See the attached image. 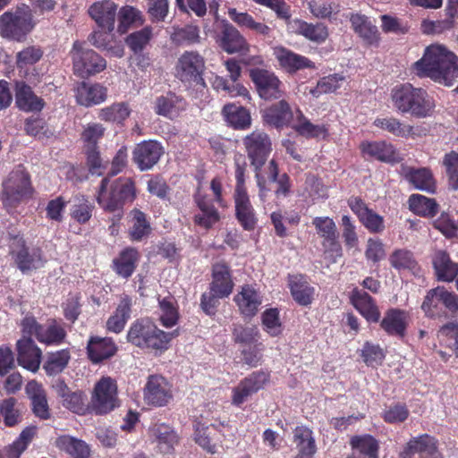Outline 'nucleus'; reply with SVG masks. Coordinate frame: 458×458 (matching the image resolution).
Segmentation results:
<instances>
[{
    "instance_id": "obj_1",
    "label": "nucleus",
    "mask_w": 458,
    "mask_h": 458,
    "mask_svg": "<svg viewBox=\"0 0 458 458\" xmlns=\"http://www.w3.org/2000/svg\"><path fill=\"white\" fill-rule=\"evenodd\" d=\"M104 177L96 191L95 199L99 208L112 214V225H119L124 214V207L137 199L136 181L132 177L120 176L112 180Z\"/></svg>"
},
{
    "instance_id": "obj_45",
    "label": "nucleus",
    "mask_w": 458,
    "mask_h": 458,
    "mask_svg": "<svg viewBox=\"0 0 458 458\" xmlns=\"http://www.w3.org/2000/svg\"><path fill=\"white\" fill-rule=\"evenodd\" d=\"M223 114L228 124L235 130H247L251 125V117L248 109L234 104L225 105Z\"/></svg>"
},
{
    "instance_id": "obj_7",
    "label": "nucleus",
    "mask_w": 458,
    "mask_h": 458,
    "mask_svg": "<svg viewBox=\"0 0 458 458\" xmlns=\"http://www.w3.org/2000/svg\"><path fill=\"white\" fill-rule=\"evenodd\" d=\"M34 27L32 12L26 4L4 12L0 16V36L9 40H24Z\"/></svg>"
},
{
    "instance_id": "obj_29",
    "label": "nucleus",
    "mask_w": 458,
    "mask_h": 458,
    "mask_svg": "<svg viewBox=\"0 0 458 458\" xmlns=\"http://www.w3.org/2000/svg\"><path fill=\"white\" fill-rule=\"evenodd\" d=\"M293 119V114L289 103L281 99L267 107L263 114L265 123L276 129H283L291 126Z\"/></svg>"
},
{
    "instance_id": "obj_2",
    "label": "nucleus",
    "mask_w": 458,
    "mask_h": 458,
    "mask_svg": "<svg viewBox=\"0 0 458 458\" xmlns=\"http://www.w3.org/2000/svg\"><path fill=\"white\" fill-rule=\"evenodd\" d=\"M411 72L420 78L451 86L458 78V56L444 46L430 45L412 64Z\"/></svg>"
},
{
    "instance_id": "obj_37",
    "label": "nucleus",
    "mask_w": 458,
    "mask_h": 458,
    "mask_svg": "<svg viewBox=\"0 0 458 458\" xmlns=\"http://www.w3.org/2000/svg\"><path fill=\"white\" fill-rule=\"evenodd\" d=\"M106 97V88L98 83L88 84L82 81L75 89L76 102L86 107L101 104Z\"/></svg>"
},
{
    "instance_id": "obj_19",
    "label": "nucleus",
    "mask_w": 458,
    "mask_h": 458,
    "mask_svg": "<svg viewBox=\"0 0 458 458\" xmlns=\"http://www.w3.org/2000/svg\"><path fill=\"white\" fill-rule=\"evenodd\" d=\"M144 401L155 407L165 406L173 398L168 381L160 375H150L143 389Z\"/></svg>"
},
{
    "instance_id": "obj_61",
    "label": "nucleus",
    "mask_w": 458,
    "mask_h": 458,
    "mask_svg": "<svg viewBox=\"0 0 458 458\" xmlns=\"http://www.w3.org/2000/svg\"><path fill=\"white\" fill-rule=\"evenodd\" d=\"M360 356L367 366L376 368L383 363L386 354L379 344L366 341L360 351Z\"/></svg>"
},
{
    "instance_id": "obj_44",
    "label": "nucleus",
    "mask_w": 458,
    "mask_h": 458,
    "mask_svg": "<svg viewBox=\"0 0 458 458\" xmlns=\"http://www.w3.org/2000/svg\"><path fill=\"white\" fill-rule=\"evenodd\" d=\"M27 394H29L32 411L35 416L41 420H47L50 418V411L47 400L45 390L40 385L36 382H30L26 387Z\"/></svg>"
},
{
    "instance_id": "obj_16",
    "label": "nucleus",
    "mask_w": 458,
    "mask_h": 458,
    "mask_svg": "<svg viewBox=\"0 0 458 458\" xmlns=\"http://www.w3.org/2000/svg\"><path fill=\"white\" fill-rule=\"evenodd\" d=\"M399 458H443L438 440L428 434L411 437L399 454Z\"/></svg>"
},
{
    "instance_id": "obj_38",
    "label": "nucleus",
    "mask_w": 458,
    "mask_h": 458,
    "mask_svg": "<svg viewBox=\"0 0 458 458\" xmlns=\"http://www.w3.org/2000/svg\"><path fill=\"white\" fill-rule=\"evenodd\" d=\"M132 300L128 294H123L113 315H111L106 323V329L108 332L120 334L125 327L126 323L131 318Z\"/></svg>"
},
{
    "instance_id": "obj_4",
    "label": "nucleus",
    "mask_w": 458,
    "mask_h": 458,
    "mask_svg": "<svg viewBox=\"0 0 458 458\" xmlns=\"http://www.w3.org/2000/svg\"><path fill=\"white\" fill-rule=\"evenodd\" d=\"M242 145L255 173L259 196L261 200H265L269 189L262 174V168L273 149L271 138L264 131L255 130L242 138Z\"/></svg>"
},
{
    "instance_id": "obj_33",
    "label": "nucleus",
    "mask_w": 458,
    "mask_h": 458,
    "mask_svg": "<svg viewBox=\"0 0 458 458\" xmlns=\"http://www.w3.org/2000/svg\"><path fill=\"white\" fill-rule=\"evenodd\" d=\"M150 437L157 443L160 453L164 454H173L174 446L179 442L176 432L165 423H156L148 429Z\"/></svg>"
},
{
    "instance_id": "obj_21",
    "label": "nucleus",
    "mask_w": 458,
    "mask_h": 458,
    "mask_svg": "<svg viewBox=\"0 0 458 458\" xmlns=\"http://www.w3.org/2000/svg\"><path fill=\"white\" fill-rule=\"evenodd\" d=\"M32 335H23L16 343L18 364L31 372H37L42 360V351L31 338Z\"/></svg>"
},
{
    "instance_id": "obj_36",
    "label": "nucleus",
    "mask_w": 458,
    "mask_h": 458,
    "mask_svg": "<svg viewBox=\"0 0 458 458\" xmlns=\"http://www.w3.org/2000/svg\"><path fill=\"white\" fill-rule=\"evenodd\" d=\"M403 177L417 190L428 193H434L437 190L436 179L432 171L428 167L407 166L403 169Z\"/></svg>"
},
{
    "instance_id": "obj_34",
    "label": "nucleus",
    "mask_w": 458,
    "mask_h": 458,
    "mask_svg": "<svg viewBox=\"0 0 458 458\" xmlns=\"http://www.w3.org/2000/svg\"><path fill=\"white\" fill-rule=\"evenodd\" d=\"M56 393L62 399V404L74 413L84 415L90 405L86 403V395L81 391L72 392L64 381H59L55 386Z\"/></svg>"
},
{
    "instance_id": "obj_62",
    "label": "nucleus",
    "mask_w": 458,
    "mask_h": 458,
    "mask_svg": "<svg viewBox=\"0 0 458 458\" xmlns=\"http://www.w3.org/2000/svg\"><path fill=\"white\" fill-rule=\"evenodd\" d=\"M442 164L445 169L449 188L458 191V152L452 150L445 154Z\"/></svg>"
},
{
    "instance_id": "obj_41",
    "label": "nucleus",
    "mask_w": 458,
    "mask_h": 458,
    "mask_svg": "<svg viewBox=\"0 0 458 458\" xmlns=\"http://www.w3.org/2000/svg\"><path fill=\"white\" fill-rule=\"evenodd\" d=\"M128 237L131 242H141L151 234L152 227L147 215L134 208L130 211Z\"/></svg>"
},
{
    "instance_id": "obj_26",
    "label": "nucleus",
    "mask_w": 458,
    "mask_h": 458,
    "mask_svg": "<svg viewBox=\"0 0 458 458\" xmlns=\"http://www.w3.org/2000/svg\"><path fill=\"white\" fill-rule=\"evenodd\" d=\"M351 303L369 323H378L381 313L375 300L365 291L354 288L350 296Z\"/></svg>"
},
{
    "instance_id": "obj_35",
    "label": "nucleus",
    "mask_w": 458,
    "mask_h": 458,
    "mask_svg": "<svg viewBox=\"0 0 458 458\" xmlns=\"http://www.w3.org/2000/svg\"><path fill=\"white\" fill-rule=\"evenodd\" d=\"M117 346L111 337L91 336L87 344L89 359L95 364L115 355Z\"/></svg>"
},
{
    "instance_id": "obj_8",
    "label": "nucleus",
    "mask_w": 458,
    "mask_h": 458,
    "mask_svg": "<svg viewBox=\"0 0 458 458\" xmlns=\"http://www.w3.org/2000/svg\"><path fill=\"white\" fill-rule=\"evenodd\" d=\"M21 328L23 335H34L47 346L60 345L67 336L64 325L55 318H50L43 325L33 316H25L21 321Z\"/></svg>"
},
{
    "instance_id": "obj_32",
    "label": "nucleus",
    "mask_w": 458,
    "mask_h": 458,
    "mask_svg": "<svg viewBox=\"0 0 458 458\" xmlns=\"http://www.w3.org/2000/svg\"><path fill=\"white\" fill-rule=\"evenodd\" d=\"M293 443L298 451L294 458H313L317 453L314 433L308 426L295 427L293 430Z\"/></svg>"
},
{
    "instance_id": "obj_51",
    "label": "nucleus",
    "mask_w": 458,
    "mask_h": 458,
    "mask_svg": "<svg viewBox=\"0 0 458 458\" xmlns=\"http://www.w3.org/2000/svg\"><path fill=\"white\" fill-rule=\"evenodd\" d=\"M350 21L355 33L369 44L378 40L377 28L371 23L367 16L359 13L352 14Z\"/></svg>"
},
{
    "instance_id": "obj_43",
    "label": "nucleus",
    "mask_w": 458,
    "mask_h": 458,
    "mask_svg": "<svg viewBox=\"0 0 458 458\" xmlns=\"http://www.w3.org/2000/svg\"><path fill=\"white\" fill-rule=\"evenodd\" d=\"M291 127L299 135L307 139L319 137L326 139L328 136V129L326 124L312 123L300 109L296 111V117Z\"/></svg>"
},
{
    "instance_id": "obj_27",
    "label": "nucleus",
    "mask_w": 458,
    "mask_h": 458,
    "mask_svg": "<svg viewBox=\"0 0 458 458\" xmlns=\"http://www.w3.org/2000/svg\"><path fill=\"white\" fill-rule=\"evenodd\" d=\"M233 197L238 223L246 231L254 230L258 218L248 192L233 193Z\"/></svg>"
},
{
    "instance_id": "obj_49",
    "label": "nucleus",
    "mask_w": 458,
    "mask_h": 458,
    "mask_svg": "<svg viewBox=\"0 0 458 458\" xmlns=\"http://www.w3.org/2000/svg\"><path fill=\"white\" fill-rule=\"evenodd\" d=\"M184 104V99L182 97L168 91L165 95H161L156 98L155 112L159 115L171 117L174 113L183 109Z\"/></svg>"
},
{
    "instance_id": "obj_17",
    "label": "nucleus",
    "mask_w": 458,
    "mask_h": 458,
    "mask_svg": "<svg viewBox=\"0 0 458 458\" xmlns=\"http://www.w3.org/2000/svg\"><path fill=\"white\" fill-rule=\"evenodd\" d=\"M165 153L162 144L154 140H143L135 145L132 150V162L141 171L151 170Z\"/></svg>"
},
{
    "instance_id": "obj_60",
    "label": "nucleus",
    "mask_w": 458,
    "mask_h": 458,
    "mask_svg": "<svg viewBox=\"0 0 458 458\" xmlns=\"http://www.w3.org/2000/svg\"><path fill=\"white\" fill-rule=\"evenodd\" d=\"M94 205L85 196L77 199V202L71 208V217L80 225L87 224L92 217Z\"/></svg>"
},
{
    "instance_id": "obj_64",
    "label": "nucleus",
    "mask_w": 458,
    "mask_h": 458,
    "mask_svg": "<svg viewBox=\"0 0 458 458\" xmlns=\"http://www.w3.org/2000/svg\"><path fill=\"white\" fill-rule=\"evenodd\" d=\"M233 340L236 344H252L259 341L260 336L259 329L252 327L234 325L232 332Z\"/></svg>"
},
{
    "instance_id": "obj_15",
    "label": "nucleus",
    "mask_w": 458,
    "mask_h": 458,
    "mask_svg": "<svg viewBox=\"0 0 458 458\" xmlns=\"http://www.w3.org/2000/svg\"><path fill=\"white\" fill-rule=\"evenodd\" d=\"M269 379L270 374L267 371L257 370L252 372L232 389V404L241 407L250 397L261 390Z\"/></svg>"
},
{
    "instance_id": "obj_48",
    "label": "nucleus",
    "mask_w": 458,
    "mask_h": 458,
    "mask_svg": "<svg viewBox=\"0 0 458 458\" xmlns=\"http://www.w3.org/2000/svg\"><path fill=\"white\" fill-rule=\"evenodd\" d=\"M295 23L297 25L296 33L311 42L322 44L329 36L327 26L322 22L313 24L302 20H296Z\"/></svg>"
},
{
    "instance_id": "obj_18",
    "label": "nucleus",
    "mask_w": 458,
    "mask_h": 458,
    "mask_svg": "<svg viewBox=\"0 0 458 458\" xmlns=\"http://www.w3.org/2000/svg\"><path fill=\"white\" fill-rule=\"evenodd\" d=\"M193 200L199 210L193 217L194 224L207 230L212 228L220 220L219 211L215 207L216 200L200 188L193 194Z\"/></svg>"
},
{
    "instance_id": "obj_20",
    "label": "nucleus",
    "mask_w": 458,
    "mask_h": 458,
    "mask_svg": "<svg viewBox=\"0 0 458 458\" xmlns=\"http://www.w3.org/2000/svg\"><path fill=\"white\" fill-rule=\"evenodd\" d=\"M359 149L364 158L387 164H395L402 160L394 146L386 140H363L360 142Z\"/></svg>"
},
{
    "instance_id": "obj_52",
    "label": "nucleus",
    "mask_w": 458,
    "mask_h": 458,
    "mask_svg": "<svg viewBox=\"0 0 458 458\" xmlns=\"http://www.w3.org/2000/svg\"><path fill=\"white\" fill-rule=\"evenodd\" d=\"M408 203L410 210L420 216L433 217L438 213L437 201L420 194H411Z\"/></svg>"
},
{
    "instance_id": "obj_57",
    "label": "nucleus",
    "mask_w": 458,
    "mask_h": 458,
    "mask_svg": "<svg viewBox=\"0 0 458 458\" xmlns=\"http://www.w3.org/2000/svg\"><path fill=\"white\" fill-rule=\"evenodd\" d=\"M37 434V428L34 426L26 427L12 445L6 449L7 458H20L27 449Z\"/></svg>"
},
{
    "instance_id": "obj_54",
    "label": "nucleus",
    "mask_w": 458,
    "mask_h": 458,
    "mask_svg": "<svg viewBox=\"0 0 458 458\" xmlns=\"http://www.w3.org/2000/svg\"><path fill=\"white\" fill-rule=\"evenodd\" d=\"M421 310L427 317L431 318L446 316L439 286L428 292L421 304Z\"/></svg>"
},
{
    "instance_id": "obj_59",
    "label": "nucleus",
    "mask_w": 458,
    "mask_h": 458,
    "mask_svg": "<svg viewBox=\"0 0 458 458\" xmlns=\"http://www.w3.org/2000/svg\"><path fill=\"white\" fill-rule=\"evenodd\" d=\"M263 330L272 337L280 335L283 332V324L280 320V311L277 308H269L261 314Z\"/></svg>"
},
{
    "instance_id": "obj_56",
    "label": "nucleus",
    "mask_w": 458,
    "mask_h": 458,
    "mask_svg": "<svg viewBox=\"0 0 458 458\" xmlns=\"http://www.w3.org/2000/svg\"><path fill=\"white\" fill-rule=\"evenodd\" d=\"M374 125L389 133L401 138H408L413 134V127L409 124H404L395 117L377 118L374 121Z\"/></svg>"
},
{
    "instance_id": "obj_47",
    "label": "nucleus",
    "mask_w": 458,
    "mask_h": 458,
    "mask_svg": "<svg viewBox=\"0 0 458 458\" xmlns=\"http://www.w3.org/2000/svg\"><path fill=\"white\" fill-rule=\"evenodd\" d=\"M55 446L72 458H89L90 449L82 440L64 435L55 440Z\"/></svg>"
},
{
    "instance_id": "obj_24",
    "label": "nucleus",
    "mask_w": 458,
    "mask_h": 458,
    "mask_svg": "<svg viewBox=\"0 0 458 458\" xmlns=\"http://www.w3.org/2000/svg\"><path fill=\"white\" fill-rule=\"evenodd\" d=\"M140 260V253L135 247L123 249L113 261V271L123 279H129L136 271Z\"/></svg>"
},
{
    "instance_id": "obj_23",
    "label": "nucleus",
    "mask_w": 458,
    "mask_h": 458,
    "mask_svg": "<svg viewBox=\"0 0 458 458\" xmlns=\"http://www.w3.org/2000/svg\"><path fill=\"white\" fill-rule=\"evenodd\" d=\"M233 301L238 307L240 314L245 318H252L259 312L262 304L260 293L251 284H243Z\"/></svg>"
},
{
    "instance_id": "obj_6",
    "label": "nucleus",
    "mask_w": 458,
    "mask_h": 458,
    "mask_svg": "<svg viewBox=\"0 0 458 458\" xmlns=\"http://www.w3.org/2000/svg\"><path fill=\"white\" fill-rule=\"evenodd\" d=\"M35 190L26 167L16 165L2 182L0 201L7 213H13L23 201L30 199Z\"/></svg>"
},
{
    "instance_id": "obj_25",
    "label": "nucleus",
    "mask_w": 458,
    "mask_h": 458,
    "mask_svg": "<svg viewBox=\"0 0 458 458\" xmlns=\"http://www.w3.org/2000/svg\"><path fill=\"white\" fill-rule=\"evenodd\" d=\"M212 281L209 290L221 298L228 297L234 286L230 267L224 261L212 265Z\"/></svg>"
},
{
    "instance_id": "obj_63",
    "label": "nucleus",
    "mask_w": 458,
    "mask_h": 458,
    "mask_svg": "<svg viewBox=\"0 0 458 458\" xmlns=\"http://www.w3.org/2000/svg\"><path fill=\"white\" fill-rule=\"evenodd\" d=\"M152 38V29L144 27L143 29L129 34L125 38V43L134 53H140L149 43Z\"/></svg>"
},
{
    "instance_id": "obj_53",
    "label": "nucleus",
    "mask_w": 458,
    "mask_h": 458,
    "mask_svg": "<svg viewBox=\"0 0 458 458\" xmlns=\"http://www.w3.org/2000/svg\"><path fill=\"white\" fill-rule=\"evenodd\" d=\"M70 360L71 353L69 349L49 352L43 364V369L47 376H55L66 369Z\"/></svg>"
},
{
    "instance_id": "obj_14",
    "label": "nucleus",
    "mask_w": 458,
    "mask_h": 458,
    "mask_svg": "<svg viewBox=\"0 0 458 458\" xmlns=\"http://www.w3.org/2000/svg\"><path fill=\"white\" fill-rule=\"evenodd\" d=\"M214 33L216 42L227 54L246 53L250 49L246 38L225 19L217 21Z\"/></svg>"
},
{
    "instance_id": "obj_39",
    "label": "nucleus",
    "mask_w": 458,
    "mask_h": 458,
    "mask_svg": "<svg viewBox=\"0 0 458 458\" xmlns=\"http://www.w3.org/2000/svg\"><path fill=\"white\" fill-rule=\"evenodd\" d=\"M432 265L438 281L453 282L458 276V263L454 262L445 250H440L435 252Z\"/></svg>"
},
{
    "instance_id": "obj_22",
    "label": "nucleus",
    "mask_w": 458,
    "mask_h": 458,
    "mask_svg": "<svg viewBox=\"0 0 458 458\" xmlns=\"http://www.w3.org/2000/svg\"><path fill=\"white\" fill-rule=\"evenodd\" d=\"M273 55L280 68L288 74H295L304 69H316L314 62L310 58L297 54L285 47L278 46L274 47Z\"/></svg>"
},
{
    "instance_id": "obj_46",
    "label": "nucleus",
    "mask_w": 458,
    "mask_h": 458,
    "mask_svg": "<svg viewBox=\"0 0 458 458\" xmlns=\"http://www.w3.org/2000/svg\"><path fill=\"white\" fill-rule=\"evenodd\" d=\"M289 289L293 300L301 306H309L314 300L315 288L302 276H293L289 281Z\"/></svg>"
},
{
    "instance_id": "obj_28",
    "label": "nucleus",
    "mask_w": 458,
    "mask_h": 458,
    "mask_svg": "<svg viewBox=\"0 0 458 458\" xmlns=\"http://www.w3.org/2000/svg\"><path fill=\"white\" fill-rule=\"evenodd\" d=\"M407 318L408 313L405 310L391 308L379 321L380 327L390 336L403 338L408 327Z\"/></svg>"
},
{
    "instance_id": "obj_58",
    "label": "nucleus",
    "mask_w": 458,
    "mask_h": 458,
    "mask_svg": "<svg viewBox=\"0 0 458 458\" xmlns=\"http://www.w3.org/2000/svg\"><path fill=\"white\" fill-rule=\"evenodd\" d=\"M390 265L396 270L415 271L419 268L418 262L413 253L406 249H398L389 257Z\"/></svg>"
},
{
    "instance_id": "obj_9",
    "label": "nucleus",
    "mask_w": 458,
    "mask_h": 458,
    "mask_svg": "<svg viewBox=\"0 0 458 458\" xmlns=\"http://www.w3.org/2000/svg\"><path fill=\"white\" fill-rule=\"evenodd\" d=\"M75 75L82 79L94 76L106 68V61L96 51L83 47V43L75 41L70 51Z\"/></svg>"
},
{
    "instance_id": "obj_3",
    "label": "nucleus",
    "mask_w": 458,
    "mask_h": 458,
    "mask_svg": "<svg viewBox=\"0 0 458 458\" xmlns=\"http://www.w3.org/2000/svg\"><path fill=\"white\" fill-rule=\"evenodd\" d=\"M177 335V330L165 332L148 318H140L131 324L126 340L143 351L161 354L169 348L170 342Z\"/></svg>"
},
{
    "instance_id": "obj_31",
    "label": "nucleus",
    "mask_w": 458,
    "mask_h": 458,
    "mask_svg": "<svg viewBox=\"0 0 458 458\" xmlns=\"http://www.w3.org/2000/svg\"><path fill=\"white\" fill-rule=\"evenodd\" d=\"M15 103L24 112H40L45 106L44 99L38 97L31 87L22 81H15Z\"/></svg>"
},
{
    "instance_id": "obj_12",
    "label": "nucleus",
    "mask_w": 458,
    "mask_h": 458,
    "mask_svg": "<svg viewBox=\"0 0 458 458\" xmlns=\"http://www.w3.org/2000/svg\"><path fill=\"white\" fill-rule=\"evenodd\" d=\"M118 406L116 380L111 377H102L94 386L90 400V410L97 415H103Z\"/></svg>"
},
{
    "instance_id": "obj_42",
    "label": "nucleus",
    "mask_w": 458,
    "mask_h": 458,
    "mask_svg": "<svg viewBox=\"0 0 458 458\" xmlns=\"http://www.w3.org/2000/svg\"><path fill=\"white\" fill-rule=\"evenodd\" d=\"M194 440L200 447L209 454L216 452L218 428L214 425H206L201 421L196 420L194 425Z\"/></svg>"
},
{
    "instance_id": "obj_13",
    "label": "nucleus",
    "mask_w": 458,
    "mask_h": 458,
    "mask_svg": "<svg viewBox=\"0 0 458 458\" xmlns=\"http://www.w3.org/2000/svg\"><path fill=\"white\" fill-rule=\"evenodd\" d=\"M250 78L259 98L266 101L280 99L285 94L283 81L273 71L252 68L250 70Z\"/></svg>"
},
{
    "instance_id": "obj_50",
    "label": "nucleus",
    "mask_w": 458,
    "mask_h": 458,
    "mask_svg": "<svg viewBox=\"0 0 458 458\" xmlns=\"http://www.w3.org/2000/svg\"><path fill=\"white\" fill-rule=\"evenodd\" d=\"M131 109L127 102H115L98 110V116L101 121L123 124L130 116Z\"/></svg>"
},
{
    "instance_id": "obj_5",
    "label": "nucleus",
    "mask_w": 458,
    "mask_h": 458,
    "mask_svg": "<svg viewBox=\"0 0 458 458\" xmlns=\"http://www.w3.org/2000/svg\"><path fill=\"white\" fill-rule=\"evenodd\" d=\"M394 106L403 114H410L416 118L430 116L435 108L434 99L422 88L411 83L394 86L391 91Z\"/></svg>"
},
{
    "instance_id": "obj_10",
    "label": "nucleus",
    "mask_w": 458,
    "mask_h": 458,
    "mask_svg": "<svg viewBox=\"0 0 458 458\" xmlns=\"http://www.w3.org/2000/svg\"><path fill=\"white\" fill-rule=\"evenodd\" d=\"M9 255L23 274L39 268L45 262L41 249L34 248L30 251L26 240L20 233L10 234Z\"/></svg>"
},
{
    "instance_id": "obj_11",
    "label": "nucleus",
    "mask_w": 458,
    "mask_h": 458,
    "mask_svg": "<svg viewBox=\"0 0 458 458\" xmlns=\"http://www.w3.org/2000/svg\"><path fill=\"white\" fill-rule=\"evenodd\" d=\"M175 77L189 86H205V59L197 51H185L177 60Z\"/></svg>"
},
{
    "instance_id": "obj_30",
    "label": "nucleus",
    "mask_w": 458,
    "mask_h": 458,
    "mask_svg": "<svg viewBox=\"0 0 458 458\" xmlns=\"http://www.w3.org/2000/svg\"><path fill=\"white\" fill-rule=\"evenodd\" d=\"M117 5L111 0H102L89 8V16L102 29L112 31L114 28Z\"/></svg>"
},
{
    "instance_id": "obj_40",
    "label": "nucleus",
    "mask_w": 458,
    "mask_h": 458,
    "mask_svg": "<svg viewBox=\"0 0 458 458\" xmlns=\"http://www.w3.org/2000/svg\"><path fill=\"white\" fill-rule=\"evenodd\" d=\"M265 178L267 181V187L269 189L268 192L271 191L268 187V182L276 184L274 193L277 199L286 198L290 194L292 189L290 176L286 173H279L278 164L274 158L268 163L267 167V177Z\"/></svg>"
},
{
    "instance_id": "obj_55",
    "label": "nucleus",
    "mask_w": 458,
    "mask_h": 458,
    "mask_svg": "<svg viewBox=\"0 0 458 458\" xmlns=\"http://www.w3.org/2000/svg\"><path fill=\"white\" fill-rule=\"evenodd\" d=\"M16 398L8 397L0 403V416L3 417L5 427L13 428L22 420V412Z\"/></svg>"
}]
</instances>
